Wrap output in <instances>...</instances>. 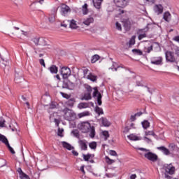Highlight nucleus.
<instances>
[{
	"label": "nucleus",
	"instance_id": "nucleus-51",
	"mask_svg": "<svg viewBox=\"0 0 179 179\" xmlns=\"http://www.w3.org/2000/svg\"><path fill=\"white\" fill-rule=\"evenodd\" d=\"M6 146H7L8 150H10V153H12V155H15V150H13V148L10 146V145L8 143L7 144Z\"/></svg>",
	"mask_w": 179,
	"mask_h": 179
},
{
	"label": "nucleus",
	"instance_id": "nucleus-3",
	"mask_svg": "<svg viewBox=\"0 0 179 179\" xmlns=\"http://www.w3.org/2000/svg\"><path fill=\"white\" fill-rule=\"evenodd\" d=\"M60 73L62 75L63 79H68L72 75V71H71V69L69 67L63 66L61 68Z\"/></svg>",
	"mask_w": 179,
	"mask_h": 179
},
{
	"label": "nucleus",
	"instance_id": "nucleus-57",
	"mask_svg": "<svg viewBox=\"0 0 179 179\" xmlns=\"http://www.w3.org/2000/svg\"><path fill=\"white\" fill-rule=\"evenodd\" d=\"M148 3H152V5L156 3V1L157 0H144Z\"/></svg>",
	"mask_w": 179,
	"mask_h": 179
},
{
	"label": "nucleus",
	"instance_id": "nucleus-56",
	"mask_svg": "<svg viewBox=\"0 0 179 179\" xmlns=\"http://www.w3.org/2000/svg\"><path fill=\"white\" fill-rule=\"evenodd\" d=\"M149 135H152V136H155V132H153V131H145V136H148Z\"/></svg>",
	"mask_w": 179,
	"mask_h": 179
},
{
	"label": "nucleus",
	"instance_id": "nucleus-43",
	"mask_svg": "<svg viewBox=\"0 0 179 179\" xmlns=\"http://www.w3.org/2000/svg\"><path fill=\"white\" fill-rule=\"evenodd\" d=\"M70 27H71V29H76V27H77L76 21H75V20H72L70 22Z\"/></svg>",
	"mask_w": 179,
	"mask_h": 179
},
{
	"label": "nucleus",
	"instance_id": "nucleus-29",
	"mask_svg": "<svg viewBox=\"0 0 179 179\" xmlns=\"http://www.w3.org/2000/svg\"><path fill=\"white\" fill-rule=\"evenodd\" d=\"M59 8V6H58V7H53L50 10V13H49V15H53L55 16H57V12H58V9Z\"/></svg>",
	"mask_w": 179,
	"mask_h": 179
},
{
	"label": "nucleus",
	"instance_id": "nucleus-1",
	"mask_svg": "<svg viewBox=\"0 0 179 179\" xmlns=\"http://www.w3.org/2000/svg\"><path fill=\"white\" fill-rule=\"evenodd\" d=\"M79 129L83 132V134H90L91 138H94L96 136V130L94 126H92L89 122H83L78 125Z\"/></svg>",
	"mask_w": 179,
	"mask_h": 179
},
{
	"label": "nucleus",
	"instance_id": "nucleus-58",
	"mask_svg": "<svg viewBox=\"0 0 179 179\" xmlns=\"http://www.w3.org/2000/svg\"><path fill=\"white\" fill-rule=\"evenodd\" d=\"M175 54H176V55L179 57V47L178 46H176L175 48Z\"/></svg>",
	"mask_w": 179,
	"mask_h": 179
},
{
	"label": "nucleus",
	"instance_id": "nucleus-59",
	"mask_svg": "<svg viewBox=\"0 0 179 179\" xmlns=\"http://www.w3.org/2000/svg\"><path fill=\"white\" fill-rule=\"evenodd\" d=\"M0 127H5V120L3 119L0 120Z\"/></svg>",
	"mask_w": 179,
	"mask_h": 179
},
{
	"label": "nucleus",
	"instance_id": "nucleus-8",
	"mask_svg": "<svg viewBox=\"0 0 179 179\" xmlns=\"http://www.w3.org/2000/svg\"><path fill=\"white\" fill-rule=\"evenodd\" d=\"M60 8V13L62 16H66L68 13H71V8L66 4H62Z\"/></svg>",
	"mask_w": 179,
	"mask_h": 179
},
{
	"label": "nucleus",
	"instance_id": "nucleus-42",
	"mask_svg": "<svg viewBox=\"0 0 179 179\" xmlns=\"http://www.w3.org/2000/svg\"><path fill=\"white\" fill-rule=\"evenodd\" d=\"M144 51L147 53V54H150L151 51H153V45L149 46L148 48H144Z\"/></svg>",
	"mask_w": 179,
	"mask_h": 179
},
{
	"label": "nucleus",
	"instance_id": "nucleus-17",
	"mask_svg": "<svg viewBox=\"0 0 179 179\" xmlns=\"http://www.w3.org/2000/svg\"><path fill=\"white\" fill-rule=\"evenodd\" d=\"M94 22V18L92 17H89L86 19H84L83 21V24H85V26H90V24L93 23Z\"/></svg>",
	"mask_w": 179,
	"mask_h": 179
},
{
	"label": "nucleus",
	"instance_id": "nucleus-24",
	"mask_svg": "<svg viewBox=\"0 0 179 179\" xmlns=\"http://www.w3.org/2000/svg\"><path fill=\"white\" fill-rule=\"evenodd\" d=\"M82 100H92V92H85Z\"/></svg>",
	"mask_w": 179,
	"mask_h": 179
},
{
	"label": "nucleus",
	"instance_id": "nucleus-64",
	"mask_svg": "<svg viewBox=\"0 0 179 179\" xmlns=\"http://www.w3.org/2000/svg\"><path fill=\"white\" fill-rule=\"evenodd\" d=\"M165 178L166 179H172L173 177L169 176V174H167V173H165Z\"/></svg>",
	"mask_w": 179,
	"mask_h": 179
},
{
	"label": "nucleus",
	"instance_id": "nucleus-23",
	"mask_svg": "<svg viewBox=\"0 0 179 179\" xmlns=\"http://www.w3.org/2000/svg\"><path fill=\"white\" fill-rule=\"evenodd\" d=\"M0 142H2L3 143H4L6 146L9 143V141H8V138H6V136L1 134H0Z\"/></svg>",
	"mask_w": 179,
	"mask_h": 179
},
{
	"label": "nucleus",
	"instance_id": "nucleus-7",
	"mask_svg": "<svg viewBox=\"0 0 179 179\" xmlns=\"http://www.w3.org/2000/svg\"><path fill=\"white\" fill-rule=\"evenodd\" d=\"M113 2L118 8H125V6H128L129 0H113Z\"/></svg>",
	"mask_w": 179,
	"mask_h": 179
},
{
	"label": "nucleus",
	"instance_id": "nucleus-19",
	"mask_svg": "<svg viewBox=\"0 0 179 179\" xmlns=\"http://www.w3.org/2000/svg\"><path fill=\"white\" fill-rule=\"evenodd\" d=\"M122 23L125 30H127V31H129L131 29V22H129V20H125Z\"/></svg>",
	"mask_w": 179,
	"mask_h": 179
},
{
	"label": "nucleus",
	"instance_id": "nucleus-21",
	"mask_svg": "<svg viewBox=\"0 0 179 179\" xmlns=\"http://www.w3.org/2000/svg\"><path fill=\"white\" fill-rule=\"evenodd\" d=\"M62 145L63 148H65V149H67L68 150H72V149H73V147L66 141H62Z\"/></svg>",
	"mask_w": 179,
	"mask_h": 179
},
{
	"label": "nucleus",
	"instance_id": "nucleus-16",
	"mask_svg": "<svg viewBox=\"0 0 179 179\" xmlns=\"http://www.w3.org/2000/svg\"><path fill=\"white\" fill-rule=\"evenodd\" d=\"M99 121L102 123L103 127H110L111 125V122L107 120V117H101Z\"/></svg>",
	"mask_w": 179,
	"mask_h": 179
},
{
	"label": "nucleus",
	"instance_id": "nucleus-52",
	"mask_svg": "<svg viewBox=\"0 0 179 179\" xmlns=\"http://www.w3.org/2000/svg\"><path fill=\"white\" fill-rule=\"evenodd\" d=\"M63 133H64L63 129H58V133H57L58 136H60V138L64 137V134H62Z\"/></svg>",
	"mask_w": 179,
	"mask_h": 179
},
{
	"label": "nucleus",
	"instance_id": "nucleus-47",
	"mask_svg": "<svg viewBox=\"0 0 179 179\" xmlns=\"http://www.w3.org/2000/svg\"><path fill=\"white\" fill-rule=\"evenodd\" d=\"M133 128V129H135V124L134 123H131L130 124V127L129 126H127L125 127V131H127V132H129V130Z\"/></svg>",
	"mask_w": 179,
	"mask_h": 179
},
{
	"label": "nucleus",
	"instance_id": "nucleus-4",
	"mask_svg": "<svg viewBox=\"0 0 179 179\" xmlns=\"http://www.w3.org/2000/svg\"><path fill=\"white\" fill-rule=\"evenodd\" d=\"M164 170H165V172L167 174H169L170 176H173L176 174V167L173 166V164H164Z\"/></svg>",
	"mask_w": 179,
	"mask_h": 179
},
{
	"label": "nucleus",
	"instance_id": "nucleus-18",
	"mask_svg": "<svg viewBox=\"0 0 179 179\" xmlns=\"http://www.w3.org/2000/svg\"><path fill=\"white\" fill-rule=\"evenodd\" d=\"M92 2L96 9H100L101 8V2H103V0H92Z\"/></svg>",
	"mask_w": 179,
	"mask_h": 179
},
{
	"label": "nucleus",
	"instance_id": "nucleus-38",
	"mask_svg": "<svg viewBox=\"0 0 179 179\" xmlns=\"http://www.w3.org/2000/svg\"><path fill=\"white\" fill-rule=\"evenodd\" d=\"M57 17V15H54L52 14H49V17H48V20L50 23H54V22H55V17Z\"/></svg>",
	"mask_w": 179,
	"mask_h": 179
},
{
	"label": "nucleus",
	"instance_id": "nucleus-6",
	"mask_svg": "<svg viewBox=\"0 0 179 179\" xmlns=\"http://www.w3.org/2000/svg\"><path fill=\"white\" fill-rule=\"evenodd\" d=\"M165 57L167 62H176L174 52L167 50L165 52Z\"/></svg>",
	"mask_w": 179,
	"mask_h": 179
},
{
	"label": "nucleus",
	"instance_id": "nucleus-9",
	"mask_svg": "<svg viewBox=\"0 0 179 179\" xmlns=\"http://www.w3.org/2000/svg\"><path fill=\"white\" fill-rule=\"evenodd\" d=\"M151 64L152 65H163V57H154L151 59Z\"/></svg>",
	"mask_w": 179,
	"mask_h": 179
},
{
	"label": "nucleus",
	"instance_id": "nucleus-11",
	"mask_svg": "<svg viewBox=\"0 0 179 179\" xmlns=\"http://www.w3.org/2000/svg\"><path fill=\"white\" fill-rule=\"evenodd\" d=\"M148 29H139L138 31V40H142L143 38H145L147 37L146 33H148Z\"/></svg>",
	"mask_w": 179,
	"mask_h": 179
},
{
	"label": "nucleus",
	"instance_id": "nucleus-13",
	"mask_svg": "<svg viewBox=\"0 0 179 179\" xmlns=\"http://www.w3.org/2000/svg\"><path fill=\"white\" fill-rule=\"evenodd\" d=\"M78 144L81 150H87V141L80 140L78 141Z\"/></svg>",
	"mask_w": 179,
	"mask_h": 179
},
{
	"label": "nucleus",
	"instance_id": "nucleus-31",
	"mask_svg": "<svg viewBox=\"0 0 179 179\" xmlns=\"http://www.w3.org/2000/svg\"><path fill=\"white\" fill-rule=\"evenodd\" d=\"M84 87L87 92V93H92L93 92V88L87 84H84Z\"/></svg>",
	"mask_w": 179,
	"mask_h": 179
},
{
	"label": "nucleus",
	"instance_id": "nucleus-54",
	"mask_svg": "<svg viewBox=\"0 0 179 179\" xmlns=\"http://www.w3.org/2000/svg\"><path fill=\"white\" fill-rule=\"evenodd\" d=\"M50 108L51 110H54V108H57V103L55 102H52L50 104Z\"/></svg>",
	"mask_w": 179,
	"mask_h": 179
},
{
	"label": "nucleus",
	"instance_id": "nucleus-27",
	"mask_svg": "<svg viewBox=\"0 0 179 179\" xmlns=\"http://www.w3.org/2000/svg\"><path fill=\"white\" fill-rule=\"evenodd\" d=\"M99 59H100V56L99 55H94V56H92L91 59V62L92 64H94L97 62V61H99Z\"/></svg>",
	"mask_w": 179,
	"mask_h": 179
},
{
	"label": "nucleus",
	"instance_id": "nucleus-41",
	"mask_svg": "<svg viewBox=\"0 0 179 179\" xmlns=\"http://www.w3.org/2000/svg\"><path fill=\"white\" fill-rule=\"evenodd\" d=\"M90 113H89L88 111L86 112H83L81 113L78 114V117L79 118H82L83 117H87V115H90Z\"/></svg>",
	"mask_w": 179,
	"mask_h": 179
},
{
	"label": "nucleus",
	"instance_id": "nucleus-22",
	"mask_svg": "<svg viewBox=\"0 0 179 179\" xmlns=\"http://www.w3.org/2000/svg\"><path fill=\"white\" fill-rule=\"evenodd\" d=\"M48 69L50 72L53 74L58 73V67H57L55 65H52Z\"/></svg>",
	"mask_w": 179,
	"mask_h": 179
},
{
	"label": "nucleus",
	"instance_id": "nucleus-45",
	"mask_svg": "<svg viewBox=\"0 0 179 179\" xmlns=\"http://www.w3.org/2000/svg\"><path fill=\"white\" fill-rule=\"evenodd\" d=\"M135 38H136V36H131V39L129 41V45H134V44H135Z\"/></svg>",
	"mask_w": 179,
	"mask_h": 179
},
{
	"label": "nucleus",
	"instance_id": "nucleus-15",
	"mask_svg": "<svg viewBox=\"0 0 179 179\" xmlns=\"http://www.w3.org/2000/svg\"><path fill=\"white\" fill-rule=\"evenodd\" d=\"M157 150H160V152H162V153L165 155V156H169L171 155V152H170V150L164 146L157 147Z\"/></svg>",
	"mask_w": 179,
	"mask_h": 179
},
{
	"label": "nucleus",
	"instance_id": "nucleus-37",
	"mask_svg": "<svg viewBox=\"0 0 179 179\" xmlns=\"http://www.w3.org/2000/svg\"><path fill=\"white\" fill-rule=\"evenodd\" d=\"M128 138L129 139H130V141H139V137L134 134H130L129 136H128Z\"/></svg>",
	"mask_w": 179,
	"mask_h": 179
},
{
	"label": "nucleus",
	"instance_id": "nucleus-12",
	"mask_svg": "<svg viewBox=\"0 0 179 179\" xmlns=\"http://www.w3.org/2000/svg\"><path fill=\"white\" fill-rule=\"evenodd\" d=\"M65 117H66V118L68 120H71V118H75V117H76V114H75V113H73V111H72V110L66 108L65 109Z\"/></svg>",
	"mask_w": 179,
	"mask_h": 179
},
{
	"label": "nucleus",
	"instance_id": "nucleus-32",
	"mask_svg": "<svg viewBox=\"0 0 179 179\" xmlns=\"http://www.w3.org/2000/svg\"><path fill=\"white\" fill-rule=\"evenodd\" d=\"M95 112L99 115H101L104 114V112L103 111V108H100L99 106H96L95 108Z\"/></svg>",
	"mask_w": 179,
	"mask_h": 179
},
{
	"label": "nucleus",
	"instance_id": "nucleus-44",
	"mask_svg": "<svg viewBox=\"0 0 179 179\" xmlns=\"http://www.w3.org/2000/svg\"><path fill=\"white\" fill-rule=\"evenodd\" d=\"M169 152H174V150L177 149V147L173 143H171L169 145Z\"/></svg>",
	"mask_w": 179,
	"mask_h": 179
},
{
	"label": "nucleus",
	"instance_id": "nucleus-55",
	"mask_svg": "<svg viewBox=\"0 0 179 179\" xmlns=\"http://www.w3.org/2000/svg\"><path fill=\"white\" fill-rule=\"evenodd\" d=\"M83 72L84 78H87V73H89V69H84L83 70Z\"/></svg>",
	"mask_w": 179,
	"mask_h": 179
},
{
	"label": "nucleus",
	"instance_id": "nucleus-63",
	"mask_svg": "<svg viewBox=\"0 0 179 179\" xmlns=\"http://www.w3.org/2000/svg\"><path fill=\"white\" fill-rule=\"evenodd\" d=\"M144 140L145 141V142H147V143H151V142H152L150 138H149L148 137H144Z\"/></svg>",
	"mask_w": 179,
	"mask_h": 179
},
{
	"label": "nucleus",
	"instance_id": "nucleus-35",
	"mask_svg": "<svg viewBox=\"0 0 179 179\" xmlns=\"http://www.w3.org/2000/svg\"><path fill=\"white\" fill-rule=\"evenodd\" d=\"M132 52L135 54V55H143V52H142V50L139 49H133Z\"/></svg>",
	"mask_w": 179,
	"mask_h": 179
},
{
	"label": "nucleus",
	"instance_id": "nucleus-34",
	"mask_svg": "<svg viewBox=\"0 0 179 179\" xmlns=\"http://www.w3.org/2000/svg\"><path fill=\"white\" fill-rule=\"evenodd\" d=\"M32 41L36 45H38V44L43 45V43H40V41H44V39L43 38L40 39V38H34Z\"/></svg>",
	"mask_w": 179,
	"mask_h": 179
},
{
	"label": "nucleus",
	"instance_id": "nucleus-20",
	"mask_svg": "<svg viewBox=\"0 0 179 179\" xmlns=\"http://www.w3.org/2000/svg\"><path fill=\"white\" fill-rule=\"evenodd\" d=\"M86 79L91 80V82H96L97 76H95L92 73H90L89 75L87 76Z\"/></svg>",
	"mask_w": 179,
	"mask_h": 179
},
{
	"label": "nucleus",
	"instance_id": "nucleus-50",
	"mask_svg": "<svg viewBox=\"0 0 179 179\" xmlns=\"http://www.w3.org/2000/svg\"><path fill=\"white\" fill-rule=\"evenodd\" d=\"M83 159L85 162H89V159H90V157H92V155L90 154H87V155H83Z\"/></svg>",
	"mask_w": 179,
	"mask_h": 179
},
{
	"label": "nucleus",
	"instance_id": "nucleus-10",
	"mask_svg": "<svg viewBox=\"0 0 179 179\" xmlns=\"http://www.w3.org/2000/svg\"><path fill=\"white\" fill-rule=\"evenodd\" d=\"M154 12L157 15H162L164 10V7L162 4H155L154 6Z\"/></svg>",
	"mask_w": 179,
	"mask_h": 179
},
{
	"label": "nucleus",
	"instance_id": "nucleus-2",
	"mask_svg": "<svg viewBox=\"0 0 179 179\" xmlns=\"http://www.w3.org/2000/svg\"><path fill=\"white\" fill-rule=\"evenodd\" d=\"M139 150H141L142 152H147L144 154V157L148 160H150V162H152L153 163H155L159 159V157L157 156V155L150 152V150H148L143 148H140Z\"/></svg>",
	"mask_w": 179,
	"mask_h": 179
},
{
	"label": "nucleus",
	"instance_id": "nucleus-39",
	"mask_svg": "<svg viewBox=\"0 0 179 179\" xmlns=\"http://www.w3.org/2000/svg\"><path fill=\"white\" fill-rule=\"evenodd\" d=\"M89 147L90 148V149H96V148H97V143H96L95 141H92V143H89Z\"/></svg>",
	"mask_w": 179,
	"mask_h": 179
},
{
	"label": "nucleus",
	"instance_id": "nucleus-14",
	"mask_svg": "<svg viewBox=\"0 0 179 179\" xmlns=\"http://www.w3.org/2000/svg\"><path fill=\"white\" fill-rule=\"evenodd\" d=\"M163 19L167 23H170V22H171V13H170V11H166L164 13Z\"/></svg>",
	"mask_w": 179,
	"mask_h": 179
},
{
	"label": "nucleus",
	"instance_id": "nucleus-49",
	"mask_svg": "<svg viewBox=\"0 0 179 179\" xmlns=\"http://www.w3.org/2000/svg\"><path fill=\"white\" fill-rule=\"evenodd\" d=\"M71 134H73V135H74V136L76 137V138H78V139H79V138H80V135H79V131H78V130H73L72 131H71Z\"/></svg>",
	"mask_w": 179,
	"mask_h": 179
},
{
	"label": "nucleus",
	"instance_id": "nucleus-40",
	"mask_svg": "<svg viewBox=\"0 0 179 179\" xmlns=\"http://www.w3.org/2000/svg\"><path fill=\"white\" fill-rule=\"evenodd\" d=\"M102 135L105 137L104 141H107V139L110 138V134L108 133V131H103L102 132Z\"/></svg>",
	"mask_w": 179,
	"mask_h": 179
},
{
	"label": "nucleus",
	"instance_id": "nucleus-36",
	"mask_svg": "<svg viewBox=\"0 0 179 179\" xmlns=\"http://www.w3.org/2000/svg\"><path fill=\"white\" fill-rule=\"evenodd\" d=\"M178 22H179V17H178V15H175L174 16V20H173L172 22V24L173 26H177V24H178Z\"/></svg>",
	"mask_w": 179,
	"mask_h": 179
},
{
	"label": "nucleus",
	"instance_id": "nucleus-26",
	"mask_svg": "<svg viewBox=\"0 0 179 179\" xmlns=\"http://www.w3.org/2000/svg\"><path fill=\"white\" fill-rule=\"evenodd\" d=\"M141 124L144 129H148V128L150 127V122H149V121L148 120H144L143 122H141Z\"/></svg>",
	"mask_w": 179,
	"mask_h": 179
},
{
	"label": "nucleus",
	"instance_id": "nucleus-28",
	"mask_svg": "<svg viewBox=\"0 0 179 179\" xmlns=\"http://www.w3.org/2000/svg\"><path fill=\"white\" fill-rule=\"evenodd\" d=\"M78 107L80 110H82V108H87V107H89V103L82 102L78 104Z\"/></svg>",
	"mask_w": 179,
	"mask_h": 179
},
{
	"label": "nucleus",
	"instance_id": "nucleus-30",
	"mask_svg": "<svg viewBox=\"0 0 179 179\" xmlns=\"http://www.w3.org/2000/svg\"><path fill=\"white\" fill-rule=\"evenodd\" d=\"M73 104H75V99L73 98H71L66 101V105L69 106V107H73Z\"/></svg>",
	"mask_w": 179,
	"mask_h": 179
},
{
	"label": "nucleus",
	"instance_id": "nucleus-62",
	"mask_svg": "<svg viewBox=\"0 0 179 179\" xmlns=\"http://www.w3.org/2000/svg\"><path fill=\"white\" fill-rule=\"evenodd\" d=\"M173 41H176V43H179V36H176L173 37Z\"/></svg>",
	"mask_w": 179,
	"mask_h": 179
},
{
	"label": "nucleus",
	"instance_id": "nucleus-60",
	"mask_svg": "<svg viewBox=\"0 0 179 179\" xmlns=\"http://www.w3.org/2000/svg\"><path fill=\"white\" fill-rule=\"evenodd\" d=\"M109 153H110V155L111 156H117V152H115V151H114V150H110Z\"/></svg>",
	"mask_w": 179,
	"mask_h": 179
},
{
	"label": "nucleus",
	"instance_id": "nucleus-46",
	"mask_svg": "<svg viewBox=\"0 0 179 179\" xmlns=\"http://www.w3.org/2000/svg\"><path fill=\"white\" fill-rule=\"evenodd\" d=\"M105 159L108 164H113V163H115V161L114 159H111L108 157H106Z\"/></svg>",
	"mask_w": 179,
	"mask_h": 179
},
{
	"label": "nucleus",
	"instance_id": "nucleus-53",
	"mask_svg": "<svg viewBox=\"0 0 179 179\" xmlns=\"http://www.w3.org/2000/svg\"><path fill=\"white\" fill-rule=\"evenodd\" d=\"M116 29L117 30H119L121 31L122 30V27H121V24H120L118 22L115 23Z\"/></svg>",
	"mask_w": 179,
	"mask_h": 179
},
{
	"label": "nucleus",
	"instance_id": "nucleus-33",
	"mask_svg": "<svg viewBox=\"0 0 179 179\" xmlns=\"http://www.w3.org/2000/svg\"><path fill=\"white\" fill-rule=\"evenodd\" d=\"M82 8L83 15H87V13H89V9H87V3H85Z\"/></svg>",
	"mask_w": 179,
	"mask_h": 179
},
{
	"label": "nucleus",
	"instance_id": "nucleus-61",
	"mask_svg": "<svg viewBox=\"0 0 179 179\" xmlns=\"http://www.w3.org/2000/svg\"><path fill=\"white\" fill-rule=\"evenodd\" d=\"M136 120V115H131L130 117V120L131 121V122H134V121H135Z\"/></svg>",
	"mask_w": 179,
	"mask_h": 179
},
{
	"label": "nucleus",
	"instance_id": "nucleus-48",
	"mask_svg": "<svg viewBox=\"0 0 179 179\" xmlns=\"http://www.w3.org/2000/svg\"><path fill=\"white\" fill-rule=\"evenodd\" d=\"M20 178L21 179H30V177L24 173V172H23L21 175H20Z\"/></svg>",
	"mask_w": 179,
	"mask_h": 179
},
{
	"label": "nucleus",
	"instance_id": "nucleus-25",
	"mask_svg": "<svg viewBox=\"0 0 179 179\" xmlns=\"http://www.w3.org/2000/svg\"><path fill=\"white\" fill-rule=\"evenodd\" d=\"M136 86L144 87L145 85H143V82L142 81V78H141V77H138L136 78Z\"/></svg>",
	"mask_w": 179,
	"mask_h": 179
},
{
	"label": "nucleus",
	"instance_id": "nucleus-5",
	"mask_svg": "<svg viewBox=\"0 0 179 179\" xmlns=\"http://www.w3.org/2000/svg\"><path fill=\"white\" fill-rule=\"evenodd\" d=\"M94 91L92 94V96L94 99H96V97L98 106H101V104H102L101 94L99 92V90H97L96 87H94Z\"/></svg>",
	"mask_w": 179,
	"mask_h": 179
}]
</instances>
